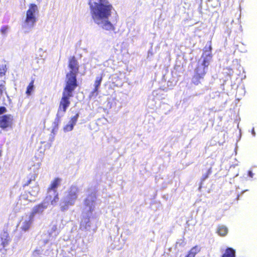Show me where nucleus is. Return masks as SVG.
Segmentation results:
<instances>
[{
    "label": "nucleus",
    "instance_id": "f257e3e1",
    "mask_svg": "<svg viewBox=\"0 0 257 257\" xmlns=\"http://www.w3.org/2000/svg\"><path fill=\"white\" fill-rule=\"evenodd\" d=\"M90 14L94 22L99 27L106 31L115 30V24L109 20L113 9L109 2H90Z\"/></svg>",
    "mask_w": 257,
    "mask_h": 257
},
{
    "label": "nucleus",
    "instance_id": "f03ea898",
    "mask_svg": "<svg viewBox=\"0 0 257 257\" xmlns=\"http://www.w3.org/2000/svg\"><path fill=\"white\" fill-rule=\"evenodd\" d=\"M211 60L212 55L210 50L205 51L199 60L194 71L195 73L192 81L195 85H197L201 83L207 71L208 67Z\"/></svg>",
    "mask_w": 257,
    "mask_h": 257
},
{
    "label": "nucleus",
    "instance_id": "7ed1b4c3",
    "mask_svg": "<svg viewBox=\"0 0 257 257\" xmlns=\"http://www.w3.org/2000/svg\"><path fill=\"white\" fill-rule=\"evenodd\" d=\"M76 86L69 84H66L64 87L62 97L60 102L59 107L56 115L55 121H59L60 118L64 115L67 107L70 102L69 98L73 96L72 92L76 88Z\"/></svg>",
    "mask_w": 257,
    "mask_h": 257
},
{
    "label": "nucleus",
    "instance_id": "20e7f679",
    "mask_svg": "<svg viewBox=\"0 0 257 257\" xmlns=\"http://www.w3.org/2000/svg\"><path fill=\"white\" fill-rule=\"evenodd\" d=\"M39 12L36 5L31 4L26 12V18L22 24V29L25 33H29L34 27L37 22V15Z\"/></svg>",
    "mask_w": 257,
    "mask_h": 257
},
{
    "label": "nucleus",
    "instance_id": "39448f33",
    "mask_svg": "<svg viewBox=\"0 0 257 257\" xmlns=\"http://www.w3.org/2000/svg\"><path fill=\"white\" fill-rule=\"evenodd\" d=\"M68 67L70 71L66 74V84L69 83L70 85L77 87L76 75L78 71L79 66L74 57L69 59Z\"/></svg>",
    "mask_w": 257,
    "mask_h": 257
},
{
    "label": "nucleus",
    "instance_id": "423d86ee",
    "mask_svg": "<svg viewBox=\"0 0 257 257\" xmlns=\"http://www.w3.org/2000/svg\"><path fill=\"white\" fill-rule=\"evenodd\" d=\"M47 207V204L44 203L34 207L29 216L27 215L22 218L20 223L21 228L24 231H27L31 226L34 215L36 213H42Z\"/></svg>",
    "mask_w": 257,
    "mask_h": 257
},
{
    "label": "nucleus",
    "instance_id": "0eeeda50",
    "mask_svg": "<svg viewBox=\"0 0 257 257\" xmlns=\"http://www.w3.org/2000/svg\"><path fill=\"white\" fill-rule=\"evenodd\" d=\"M96 197L94 194H89L84 200L83 212L87 215H91L95 207Z\"/></svg>",
    "mask_w": 257,
    "mask_h": 257
},
{
    "label": "nucleus",
    "instance_id": "6e6552de",
    "mask_svg": "<svg viewBox=\"0 0 257 257\" xmlns=\"http://www.w3.org/2000/svg\"><path fill=\"white\" fill-rule=\"evenodd\" d=\"M76 198V194H67L64 198V201L61 203L62 209L63 210L67 209L69 205L74 203Z\"/></svg>",
    "mask_w": 257,
    "mask_h": 257
},
{
    "label": "nucleus",
    "instance_id": "1a4fd4ad",
    "mask_svg": "<svg viewBox=\"0 0 257 257\" xmlns=\"http://www.w3.org/2000/svg\"><path fill=\"white\" fill-rule=\"evenodd\" d=\"M13 118L11 115H4L0 116V127L3 129L10 127L13 123Z\"/></svg>",
    "mask_w": 257,
    "mask_h": 257
},
{
    "label": "nucleus",
    "instance_id": "9d476101",
    "mask_svg": "<svg viewBox=\"0 0 257 257\" xmlns=\"http://www.w3.org/2000/svg\"><path fill=\"white\" fill-rule=\"evenodd\" d=\"M103 75L101 74L100 76H98L96 77L94 84V88L93 90L91 92V93L90 94V97H95L98 94V90L99 88V86L101 84L102 80Z\"/></svg>",
    "mask_w": 257,
    "mask_h": 257
},
{
    "label": "nucleus",
    "instance_id": "9b49d317",
    "mask_svg": "<svg viewBox=\"0 0 257 257\" xmlns=\"http://www.w3.org/2000/svg\"><path fill=\"white\" fill-rule=\"evenodd\" d=\"M79 117V114L77 113L75 115L72 117L71 120L69 121L63 127V130L65 132H68L71 131L74 127V126L76 124L78 118Z\"/></svg>",
    "mask_w": 257,
    "mask_h": 257
},
{
    "label": "nucleus",
    "instance_id": "f8f14e48",
    "mask_svg": "<svg viewBox=\"0 0 257 257\" xmlns=\"http://www.w3.org/2000/svg\"><path fill=\"white\" fill-rule=\"evenodd\" d=\"M62 182V179L60 178H56L53 180L49 187L48 188V190L49 192H56L57 191V189L60 185Z\"/></svg>",
    "mask_w": 257,
    "mask_h": 257
},
{
    "label": "nucleus",
    "instance_id": "ddd939ff",
    "mask_svg": "<svg viewBox=\"0 0 257 257\" xmlns=\"http://www.w3.org/2000/svg\"><path fill=\"white\" fill-rule=\"evenodd\" d=\"M228 232L227 228L223 225H219L217 229V233L220 236H225Z\"/></svg>",
    "mask_w": 257,
    "mask_h": 257
},
{
    "label": "nucleus",
    "instance_id": "4468645a",
    "mask_svg": "<svg viewBox=\"0 0 257 257\" xmlns=\"http://www.w3.org/2000/svg\"><path fill=\"white\" fill-rule=\"evenodd\" d=\"M9 240V234L7 232H4L1 235L2 244L5 247L8 243Z\"/></svg>",
    "mask_w": 257,
    "mask_h": 257
},
{
    "label": "nucleus",
    "instance_id": "2eb2a0df",
    "mask_svg": "<svg viewBox=\"0 0 257 257\" xmlns=\"http://www.w3.org/2000/svg\"><path fill=\"white\" fill-rule=\"evenodd\" d=\"M200 251V249L197 246L192 247L189 251L186 257H195V255Z\"/></svg>",
    "mask_w": 257,
    "mask_h": 257
},
{
    "label": "nucleus",
    "instance_id": "dca6fc26",
    "mask_svg": "<svg viewBox=\"0 0 257 257\" xmlns=\"http://www.w3.org/2000/svg\"><path fill=\"white\" fill-rule=\"evenodd\" d=\"M81 227H84L85 229L88 230L89 229L91 223L90 222L89 218H85L83 220H82L81 222Z\"/></svg>",
    "mask_w": 257,
    "mask_h": 257
},
{
    "label": "nucleus",
    "instance_id": "f3484780",
    "mask_svg": "<svg viewBox=\"0 0 257 257\" xmlns=\"http://www.w3.org/2000/svg\"><path fill=\"white\" fill-rule=\"evenodd\" d=\"M222 257H235V251L233 249L229 248L226 249Z\"/></svg>",
    "mask_w": 257,
    "mask_h": 257
},
{
    "label": "nucleus",
    "instance_id": "a211bd4d",
    "mask_svg": "<svg viewBox=\"0 0 257 257\" xmlns=\"http://www.w3.org/2000/svg\"><path fill=\"white\" fill-rule=\"evenodd\" d=\"M34 80H32L31 81V82L29 83V85L28 86V87L27 88L26 94L28 95H30L31 94L32 92L34 90Z\"/></svg>",
    "mask_w": 257,
    "mask_h": 257
},
{
    "label": "nucleus",
    "instance_id": "6ab92c4d",
    "mask_svg": "<svg viewBox=\"0 0 257 257\" xmlns=\"http://www.w3.org/2000/svg\"><path fill=\"white\" fill-rule=\"evenodd\" d=\"M37 177L36 174H33L31 176V177L28 179L24 183V186H28L31 184L32 181H35Z\"/></svg>",
    "mask_w": 257,
    "mask_h": 257
},
{
    "label": "nucleus",
    "instance_id": "aec40b11",
    "mask_svg": "<svg viewBox=\"0 0 257 257\" xmlns=\"http://www.w3.org/2000/svg\"><path fill=\"white\" fill-rule=\"evenodd\" d=\"M8 29V28L7 27H6V26L3 27L1 29V32L2 33V34L3 35H6L7 33Z\"/></svg>",
    "mask_w": 257,
    "mask_h": 257
},
{
    "label": "nucleus",
    "instance_id": "412c9836",
    "mask_svg": "<svg viewBox=\"0 0 257 257\" xmlns=\"http://www.w3.org/2000/svg\"><path fill=\"white\" fill-rule=\"evenodd\" d=\"M78 191V189L76 186L72 185L70 188V191L69 193H76Z\"/></svg>",
    "mask_w": 257,
    "mask_h": 257
},
{
    "label": "nucleus",
    "instance_id": "4be33fe9",
    "mask_svg": "<svg viewBox=\"0 0 257 257\" xmlns=\"http://www.w3.org/2000/svg\"><path fill=\"white\" fill-rule=\"evenodd\" d=\"M210 173V169H209L207 173L205 174H203L202 175V180L204 181L205 180V179H206L208 177V176H209V174Z\"/></svg>",
    "mask_w": 257,
    "mask_h": 257
},
{
    "label": "nucleus",
    "instance_id": "5701e85b",
    "mask_svg": "<svg viewBox=\"0 0 257 257\" xmlns=\"http://www.w3.org/2000/svg\"><path fill=\"white\" fill-rule=\"evenodd\" d=\"M153 55L152 49H150L148 52V58H151Z\"/></svg>",
    "mask_w": 257,
    "mask_h": 257
},
{
    "label": "nucleus",
    "instance_id": "b1692460",
    "mask_svg": "<svg viewBox=\"0 0 257 257\" xmlns=\"http://www.w3.org/2000/svg\"><path fill=\"white\" fill-rule=\"evenodd\" d=\"M58 198L57 195H55V196L54 197V199L51 201L52 204H54L56 203L58 201Z\"/></svg>",
    "mask_w": 257,
    "mask_h": 257
},
{
    "label": "nucleus",
    "instance_id": "393cba45",
    "mask_svg": "<svg viewBox=\"0 0 257 257\" xmlns=\"http://www.w3.org/2000/svg\"><path fill=\"white\" fill-rule=\"evenodd\" d=\"M6 111V108L5 107H0V114H3Z\"/></svg>",
    "mask_w": 257,
    "mask_h": 257
},
{
    "label": "nucleus",
    "instance_id": "a878e982",
    "mask_svg": "<svg viewBox=\"0 0 257 257\" xmlns=\"http://www.w3.org/2000/svg\"><path fill=\"white\" fill-rule=\"evenodd\" d=\"M248 175L250 178H252L253 176V174L251 171H249L248 173Z\"/></svg>",
    "mask_w": 257,
    "mask_h": 257
},
{
    "label": "nucleus",
    "instance_id": "bb28decb",
    "mask_svg": "<svg viewBox=\"0 0 257 257\" xmlns=\"http://www.w3.org/2000/svg\"><path fill=\"white\" fill-rule=\"evenodd\" d=\"M37 254H38V251H35L33 252V257H35L37 256Z\"/></svg>",
    "mask_w": 257,
    "mask_h": 257
},
{
    "label": "nucleus",
    "instance_id": "cd10ccee",
    "mask_svg": "<svg viewBox=\"0 0 257 257\" xmlns=\"http://www.w3.org/2000/svg\"><path fill=\"white\" fill-rule=\"evenodd\" d=\"M251 134L252 135V136L253 137H255V131H254V128H252V131H251Z\"/></svg>",
    "mask_w": 257,
    "mask_h": 257
},
{
    "label": "nucleus",
    "instance_id": "c85d7f7f",
    "mask_svg": "<svg viewBox=\"0 0 257 257\" xmlns=\"http://www.w3.org/2000/svg\"><path fill=\"white\" fill-rule=\"evenodd\" d=\"M96 3H102L103 1L105 2H109L107 0H97Z\"/></svg>",
    "mask_w": 257,
    "mask_h": 257
},
{
    "label": "nucleus",
    "instance_id": "c756f323",
    "mask_svg": "<svg viewBox=\"0 0 257 257\" xmlns=\"http://www.w3.org/2000/svg\"><path fill=\"white\" fill-rule=\"evenodd\" d=\"M56 228H56V226H54V227H53V228H52V229H53L54 230H55L56 229Z\"/></svg>",
    "mask_w": 257,
    "mask_h": 257
},
{
    "label": "nucleus",
    "instance_id": "7c9ffc66",
    "mask_svg": "<svg viewBox=\"0 0 257 257\" xmlns=\"http://www.w3.org/2000/svg\"><path fill=\"white\" fill-rule=\"evenodd\" d=\"M53 140H54V138H52V139H51L50 141L52 142L53 141Z\"/></svg>",
    "mask_w": 257,
    "mask_h": 257
},
{
    "label": "nucleus",
    "instance_id": "2f4dec72",
    "mask_svg": "<svg viewBox=\"0 0 257 257\" xmlns=\"http://www.w3.org/2000/svg\"><path fill=\"white\" fill-rule=\"evenodd\" d=\"M1 156V151H0V156Z\"/></svg>",
    "mask_w": 257,
    "mask_h": 257
}]
</instances>
